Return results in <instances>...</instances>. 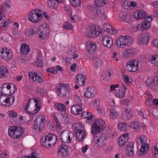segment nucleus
Instances as JSON below:
<instances>
[{"instance_id":"7c9ffc66","label":"nucleus","mask_w":158,"mask_h":158,"mask_svg":"<svg viewBox=\"0 0 158 158\" xmlns=\"http://www.w3.org/2000/svg\"><path fill=\"white\" fill-rule=\"evenodd\" d=\"M147 15V14L145 11L141 10L135 12L134 14V17L136 19L139 20L145 18Z\"/></svg>"},{"instance_id":"f257e3e1","label":"nucleus","mask_w":158,"mask_h":158,"mask_svg":"<svg viewBox=\"0 0 158 158\" xmlns=\"http://www.w3.org/2000/svg\"><path fill=\"white\" fill-rule=\"evenodd\" d=\"M16 88L15 87V89L12 93H11V91L10 92V95L3 94L4 92L3 90H2L1 94L0 96V103H1V105L6 107H9L12 105L14 102L15 98L11 95L14 94L16 91Z\"/></svg>"},{"instance_id":"9b49d317","label":"nucleus","mask_w":158,"mask_h":158,"mask_svg":"<svg viewBox=\"0 0 158 158\" xmlns=\"http://www.w3.org/2000/svg\"><path fill=\"white\" fill-rule=\"evenodd\" d=\"M94 140L96 143L100 146L106 144L107 142V138L105 134H102L98 135L97 134H94Z\"/></svg>"},{"instance_id":"6ab92c4d","label":"nucleus","mask_w":158,"mask_h":158,"mask_svg":"<svg viewBox=\"0 0 158 158\" xmlns=\"http://www.w3.org/2000/svg\"><path fill=\"white\" fill-rule=\"evenodd\" d=\"M96 94V91L95 87H88L85 91L84 95L85 97L88 98L94 97Z\"/></svg>"},{"instance_id":"423d86ee","label":"nucleus","mask_w":158,"mask_h":158,"mask_svg":"<svg viewBox=\"0 0 158 158\" xmlns=\"http://www.w3.org/2000/svg\"><path fill=\"white\" fill-rule=\"evenodd\" d=\"M92 133L97 134L101 132V130L105 127V123L101 119L93 120L92 122Z\"/></svg>"},{"instance_id":"0eeeda50","label":"nucleus","mask_w":158,"mask_h":158,"mask_svg":"<svg viewBox=\"0 0 158 158\" xmlns=\"http://www.w3.org/2000/svg\"><path fill=\"white\" fill-rule=\"evenodd\" d=\"M34 122V129L37 132L41 131L44 127V124L46 123L45 117L41 115L38 116L36 117Z\"/></svg>"},{"instance_id":"72a5a7b5","label":"nucleus","mask_w":158,"mask_h":158,"mask_svg":"<svg viewBox=\"0 0 158 158\" xmlns=\"http://www.w3.org/2000/svg\"><path fill=\"white\" fill-rule=\"evenodd\" d=\"M30 51L29 48V46L26 44H23L22 45L20 49V52L21 53L27 55Z\"/></svg>"},{"instance_id":"f704fd0d","label":"nucleus","mask_w":158,"mask_h":158,"mask_svg":"<svg viewBox=\"0 0 158 158\" xmlns=\"http://www.w3.org/2000/svg\"><path fill=\"white\" fill-rule=\"evenodd\" d=\"M135 52L134 50L132 49H128L125 50L123 54V56L127 57L129 56H133Z\"/></svg>"},{"instance_id":"2eb2a0df","label":"nucleus","mask_w":158,"mask_h":158,"mask_svg":"<svg viewBox=\"0 0 158 158\" xmlns=\"http://www.w3.org/2000/svg\"><path fill=\"white\" fill-rule=\"evenodd\" d=\"M69 147L64 144H62L58 149L59 155L64 157L67 156L69 152Z\"/></svg>"},{"instance_id":"bf43d9fd","label":"nucleus","mask_w":158,"mask_h":158,"mask_svg":"<svg viewBox=\"0 0 158 158\" xmlns=\"http://www.w3.org/2000/svg\"><path fill=\"white\" fill-rule=\"evenodd\" d=\"M37 73H36L34 72H29V77L30 79H32V80L34 81L35 80V75H36Z\"/></svg>"},{"instance_id":"774afa93","label":"nucleus","mask_w":158,"mask_h":158,"mask_svg":"<svg viewBox=\"0 0 158 158\" xmlns=\"http://www.w3.org/2000/svg\"><path fill=\"white\" fill-rule=\"evenodd\" d=\"M107 76V71H103L101 75V77H102V79L103 80L106 79Z\"/></svg>"},{"instance_id":"393cba45","label":"nucleus","mask_w":158,"mask_h":158,"mask_svg":"<svg viewBox=\"0 0 158 158\" xmlns=\"http://www.w3.org/2000/svg\"><path fill=\"white\" fill-rule=\"evenodd\" d=\"M92 11L95 13L94 16L97 15L101 19H105L106 16L105 15L104 10L103 8H97L95 9H94Z\"/></svg>"},{"instance_id":"7ed1b4c3","label":"nucleus","mask_w":158,"mask_h":158,"mask_svg":"<svg viewBox=\"0 0 158 158\" xmlns=\"http://www.w3.org/2000/svg\"><path fill=\"white\" fill-rule=\"evenodd\" d=\"M8 131L9 136L13 139H19L25 132L23 128L16 126L9 127Z\"/></svg>"},{"instance_id":"a18cd8bd","label":"nucleus","mask_w":158,"mask_h":158,"mask_svg":"<svg viewBox=\"0 0 158 158\" xmlns=\"http://www.w3.org/2000/svg\"><path fill=\"white\" fill-rule=\"evenodd\" d=\"M131 126L135 132L139 130V124L137 122H132L131 123Z\"/></svg>"},{"instance_id":"f3484780","label":"nucleus","mask_w":158,"mask_h":158,"mask_svg":"<svg viewBox=\"0 0 158 158\" xmlns=\"http://www.w3.org/2000/svg\"><path fill=\"white\" fill-rule=\"evenodd\" d=\"M97 30L95 26L88 27L85 31V34L87 36L90 38L94 37L95 35H99V34H97L98 32L97 31Z\"/></svg>"},{"instance_id":"69168bd1","label":"nucleus","mask_w":158,"mask_h":158,"mask_svg":"<svg viewBox=\"0 0 158 158\" xmlns=\"http://www.w3.org/2000/svg\"><path fill=\"white\" fill-rule=\"evenodd\" d=\"M8 115L10 117L14 118L17 115L16 112L13 111H9Z\"/></svg>"},{"instance_id":"49530a36","label":"nucleus","mask_w":158,"mask_h":158,"mask_svg":"<svg viewBox=\"0 0 158 158\" xmlns=\"http://www.w3.org/2000/svg\"><path fill=\"white\" fill-rule=\"evenodd\" d=\"M94 65L96 67L100 65L101 64V60L98 57H94L92 59Z\"/></svg>"},{"instance_id":"680f3d73","label":"nucleus","mask_w":158,"mask_h":158,"mask_svg":"<svg viewBox=\"0 0 158 158\" xmlns=\"http://www.w3.org/2000/svg\"><path fill=\"white\" fill-rule=\"evenodd\" d=\"M137 5V4L136 2L135 1L131 2L129 5V7L131 9H133V8L135 9V7Z\"/></svg>"},{"instance_id":"6e6d98bb","label":"nucleus","mask_w":158,"mask_h":158,"mask_svg":"<svg viewBox=\"0 0 158 158\" xmlns=\"http://www.w3.org/2000/svg\"><path fill=\"white\" fill-rule=\"evenodd\" d=\"M22 118L20 116L17 115L14 118H13L15 124H19L21 123L20 121L22 120Z\"/></svg>"},{"instance_id":"4c0bfd02","label":"nucleus","mask_w":158,"mask_h":158,"mask_svg":"<svg viewBox=\"0 0 158 158\" xmlns=\"http://www.w3.org/2000/svg\"><path fill=\"white\" fill-rule=\"evenodd\" d=\"M25 110L27 113H30L31 114H35L37 113L39 110L36 109V108L34 107V106L31 102L30 103V105L28 108V111H26L25 108Z\"/></svg>"},{"instance_id":"aec40b11","label":"nucleus","mask_w":158,"mask_h":158,"mask_svg":"<svg viewBox=\"0 0 158 158\" xmlns=\"http://www.w3.org/2000/svg\"><path fill=\"white\" fill-rule=\"evenodd\" d=\"M148 36L147 34H141L138 38V42L140 45H145L148 43Z\"/></svg>"},{"instance_id":"4468645a","label":"nucleus","mask_w":158,"mask_h":158,"mask_svg":"<svg viewBox=\"0 0 158 158\" xmlns=\"http://www.w3.org/2000/svg\"><path fill=\"white\" fill-rule=\"evenodd\" d=\"M49 31L47 27L43 26L38 27V30L36 34L39 35V38L42 40H44L46 36L48 35Z\"/></svg>"},{"instance_id":"79ce46f5","label":"nucleus","mask_w":158,"mask_h":158,"mask_svg":"<svg viewBox=\"0 0 158 158\" xmlns=\"http://www.w3.org/2000/svg\"><path fill=\"white\" fill-rule=\"evenodd\" d=\"M5 9L4 8V5L3 4L0 7V21H1L2 22L4 21L6 19L5 15L2 13V12L6 11Z\"/></svg>"},{"instance_id":"9d476101","label":"nucleus","mask_w":158,"mask_h":158,"mask_svg":"<svg viewBox=\"0 0 158 158\" xmlns=\"http://www.w3.org/2000/svg\"><path fill=\"white\" fill-rule=\"evenodd\" d=\"M139 61L132 59L127 62L126 69L128 71L133 72L136 71L139 69Z\"/></svg>"},{"instance_id":"6e6552de","label":"nucleus","mask_w":158,"mask_h":158,"mask_svg":"<svg viewBox=\"0 0 158 158\" xmlns=\"http://www.w3.org/2000/svg\"><path fill=\"white\" fill-rule=\"evenodd\" d=\"M146 139V137L144 135H140L137 138V142L138 144L139 140L142 145L139 151V154L141 156H143L146 154L148 150V145L147 144Z\"/></svg>"},{"instance_id":"cd10ccee","label":"nucleus","mask_w":158,"mask_h":158,"mask_svg":"<svg viewBox=\"0 0 158 158\" xmlns=\"http://www.w3.org/2000/svg\"><path fill=\"white\" fill-rule=\"evenodd\" d=\"M38 30V27L33 26L31 28H27L25 31V34L26 36H29L36 34Z\"/></svg>"},{"instance_id":"0e129e2a","label":"nucleus","mask_w":158,"mask_h":158,"mask_svg":"<svg viewBox=\"0 0 158 158\" xmlns=\"http://www.w3.org/2000/svg\"><path fill=\"white\" fill-rule=\"evenodd\" d=\"M130 80H132V79L131 77H129L128 75H126L125 76L124 81L125 83L128 84L129 82H131Z\"/></svg>"},{"instance_id":"3c124183","label":"nucleus","mask_w":158,"mask_h":158,"mask_svg":"<svg viewBox=\"0 0 158 158\" xmlns=\"http://www.w3.org/2000/svg\"><path fill=\"white\" fill-rule=\"evenodd\" d=\"M110 112L111 114V118L113 119H115L118 115L116 112V111L114 108H111L110 109Z\"/></svg>"},{"instance_id":"13d9d810","label":"nucleus","mask_w":158,"mask_h":158,"mask_svg":"<svg viewBox=\"0 0 158 158\" xmlns=\"http://www.w3.org/2000/svg\"><path fill=\"white\" fill-rule=\"evenodd\" d=\"M103 29L107 31L111 29V26L110 25L109 23H104L102 26Z\"/></svg>"},{"instance_id":"4be33fe9","label":"nucleus","mask_w":158,"mask_h":158,"mask_svg":"<svg viewBox=\"0 0 158 158\" xmlns=\"http://www.w3.org/2000/svg\"><path fill=\"white\" fill-rule=\"evenodd\" d=\"M86 47L90 54H93L94 52L96 50V44L92 41H89L87 42Z\"/></svg>"},{"instance_id":"603ef678","label":"nucleus","mask_w":158,"mask_h":158,"mask_svg":"<svg viewBox=\"0 0 158 158\" xmlns=\"http://www.w3.org/2000/svg\"><path fill=\"white\" fill-rule=\"evenodd\" d=\"M71 5L74 7L79 6L81 2L80 0H69Z\"/></svg>"},{"instance_id":"052dcab7","label":"nucleus","mask_w":158,"mask_h":158,"mask_svg":"<svg viewBox=\"0 0 158 158\" xmlns=\"http://www.w3.org/2000/svg\"><path fill=\"white\" fill-rule=\"evenodd\" d=\"M102 104H100V102H98V104L96 105V109L97 111L98 112V113H102V111H103L102 108Z\"/></svg>"},{"instance_id":"de8ad7c7","label":"nucleus","mask_w":158,"mask_h":158,"mask_svg":"<svg viewBox=\"0 0 158 158\" xmlns=\"http://www.w3.org/2000/svg\"><path fill=\"white\" fill-rule=\"evenodd\" d=\"M133 112L131 109L127 108L125 110V116L127 119H129L132 117Z\"/></svg>"},{"instance_id":"bb28decb","label":"nucleus","mask_w":158,"mask_h":158,"mask_svg":"<svg viewBox=\"0 0 158 158\" xmlns=\"http://www.w3.org/2000/svg\"><path fill=\"white\" fill-rule=\"evenodd\" d=\"M126 148L127 155L131 156L134 155V143L133 142H128Z\"/></svg>"},{"instance_id":"39448f33","label":"nucleus","mask_w":158,"mask_h":158,"mask_svg":"<svg viewBox=\"0 0 158 158\" xmlns=\"http://www.w3.org/2000/svg\"><path fill=\"white\" fill-rule=\"evenodd\" d=\"M56 88L58 96L62 98L69 97L71 91L70 86L66 84L60 83Z\"/></svg>"},{"instance_id":"864d4df0","label":"nucleus","mask_w":158,"mask_h":158,"mask_svg":"<svg viewBox=\"0 0 158 158\" xmlns=\"http://www.w3.org/2000/svg\"><path fill=\"white\" fill-rule=\"evenodd\" d=\"M127 124L126 123H120L118 126V128L121 131H124L127 129Z\"/></svg>"},{"instance_id":"4d7b16f0","label":"nucleus","mask_w":158,"mask_h":158,"mask_svg":"<svg viewBox=\"0 0 158 158\" xmlns=\"http://www.w3.org/2000/svg\"><path fill=\"white\" fill-rule=\"evenodd\" d=\"M63 27L66 29L69 30H70L73 29V26L69 22H66L65 24L63 25Z\"/></svg>"},{"instance_id":"37998d69","label":"nucleus","mask_w":158,"mask_h":158,"mask_svg":"<svg viewBox=\"0 0 158 158\" xmlns=\"http://www.w3.org/2000/svg\"><path fill=\"white\" fill-rule=\"evenodd\" d=\"M95 3L98 7H102L109 2V0H95Z\"/></svg>"},{"instance_id":"c9c22d12","label":"nucleus","mask_w":158,"mask_h":158,"mask_svg":"<svg viewBox=\"0 0 158 158\" xmlns=\"http://www.w3.org/2000/svg\"><path fill=\"white\" fill-rule=\"evenodd\" d=\"M75 133L76 134L77 139L79 141H81L83 140L86 136V134L84 131H77V132Z\"/></svg>"},{"instance_id":"473e14b6","label":"nucleus","mask_w":158,"mask_h":158,"mask_svg":"<svg viewBox=\"0 0 158 158\" xmlns=\"http://www.w3.org/2000/svg\"><path fill=\"white\" fill-rule=\"evenodd\" d=\"M73 127L75 129V132H76L77 131H84L85 129L83 126L82 124L78 122L75 123L73 124Z\"/></svg>"},{"instance_id":"5fc2aeb1","label":"nucleus","mask_w":158,"mask_h":158,"mask_svg":"<svg viewBox=\"0 0 158 158\" xmlns=\"http://www.w3.org/2000/svg\"><path fill=\"white\" fill-rule=\"evenodd\" d=\"M7 52L6 50L4 51L3 48H2L1 49V55L2 58L5 60H6L7 56Z\"/></svg>"},{"instance_id":"1a4fd4ad","label":"nucleus","mask_w":158,"mask_h":158,"mask_svg":"<svg viewBox=\"0 0 158 158\" xmlns=\"http://www.w3.org/2000/svg\"><path fill=\"white\" fill-rule=\"evenodd\" d=\"M120 85V89H122V90L118 88V85H112L110 87V90L115 91V94L117 97L119 98H123L125 96V91L127 88L123 84H122Z\"/></svg>"},{"instance_id":"5701e85b","label":"nucleus","mask_w":158,"mask_h":158,"mask_svg":"<svg viewBox=\"0 0 158 158\" xmlns=\"http://www.w3.org/2000/svg\"><path fill=\"white\" fill-rule=\"evenodd\" d=\"M82 111V108L80 105L77 104L73 106L71 109L72 114L75 115H78L81 114Z\"/></svg>"},{"instance_id":"20e7f679","label":"nucleus","mask_w":158,"mask_h":158,"mask_svg":"<svg viewBox=\"0 0 158 158\" xmlns=\"http://www.w3.org/2000/svg\"><path fill=\"white\" fill-rule=\"evenodd\" d=\"M132 38L128 35L121 36L116 41V45L120 48H124L126 46H129L133 42Z\"/></svg>"},{"instance_id":"58836bf2","label":"nucleus","mask_w":158,"mask_h":158,"mask_svg":"<svg viewBox=\"0 0 158 158\" xmlns=\"http://www.w3.org/2000/svg\"><path fill=\"white\" fill-rule=\"evenodd\" d=\"M8 75V71L6 68L4 66H2L0 67V77H3Z\"/></svg>"},{"instance_id":"338daca9","label":"nucleus","mask_w":158,"mask_h":158,"mask_svg":"<svg viewBox=\"0 0 158 158\" xmlns=\"http://www.w3.org/2000/svg\"><path fill=\"white\" fill-rule=\"evenodd\" d=\"M155 152H153L154 156L156 158H158V148L157 147H155L154 148Z\"/></svg>"},{"instance_id":"e2e57ef3","label":"nucleus","mask_w":158,"mask_h":158,"mask_svg":"<svg viewBox=\"0 0 158 158\" xmlns=\"http://www.w3.org/2000/svg\"><path fill=\"white\" fill-rule=\"evenodd\" d=\"M5 6H4V8H5L6 11L7 9L9 8L11 5V3L10 1H7L5 2L4 4Z\"/></svg>"},{"instance_id":"8fccbe9b","label":"nucleus","mask_w":158,"mask_h":158,"mask_svg":"<svg viewBox=\"0 0 158 158\" xmlns=\"http://www.w3.org/2000/svg\"><path fill=\"white\" fill-rule=\"evenodd\" d=\"M21 158H40L39 155L36 152H33L31 156H23Z\"/></svg>"},{"instance_id":"c756f323","label":"nucleus","mask_w":158,"mask_h":158,"mask_svg":"<svg viewBox=\"0 0 158 158\" xmlns=\"http://www.w3.org/2000/svg\"><path fill=\"white\" fill-rule=\"evenodd\" d=\"M150 26V24H148L144 21L139 23L138 26L137 27V29L139 31H143L148 30Z\"/></svg>"},{"instance_id":"ea45409f","label":"nucleus","mask_w":158,"mask_h":158,"mask_svg":"<svg viewBox=\"0 0 158 158\" xmlns=\"http://www.w3.org/2000/svg\"><path fill=\"white\" fill-rule=\"evenodd\" d=\"M47 3L51 8L55 10L57 8L58 4L55 1L48 0Z\"/></svg>"},{"instance_id":"2f4dec72","label":"nucleus","mask_w":158,"mask_h":158,"mask_svg":"<svg viewBox=\"0 0 158 158\" xmlns=\"http://www.w3.org/2000/svg\"><path fill=\"white\" fill-rule=\"evenodd\" d=\"M149 62L151 64L158 66V55H150L148 58Z\"/></svg>"},{"instance_id":"09e8293b","label":"nucleus","mask_w":158,"mask_h":158,"mask_svg":"<svg viewBox=\"0 0 158 158\" xmlns=\"http://www.w3.org/2000/svg\"><path fill=\"white\" fill-rule=\"evenodd\" d=\"M56 109L58 110H66V107L64 105L60 103H56L55 105Z\"/></svg>"},{"instance_id":"412c9836","label":"nucleus","mask_w":158,"mask_h":158,"mask_svg":"<svg viewBox=\"0 0 158 158\" xmlns=\"http://www.w3.org/2000/svg\"><path fill=\"white\" fill-rule=\"evenodd\" d=\"M32 103L33 106H34V107H35V106H36V109L38 110H39L40 109V103L39 102L38 99H33V98L31 99L27 102V104L26 107L25 108V110L26 111H28V108L29 107L30 105V103Z\"/></svg>"},{"instance_id":"f03ea898","label":"nucleus","mask_w":158,"mask_h":158,"mask_svg":"<svg viewBox=\"0 0 158 158\" xmlns=\"http://www.w3.org/2000/svg\"><path fill=\"white\" fill-rule=\"evenodd\" d=\"M57 140V136L56 135L49 133L41 138L40 143L43 147L48 148L51 146H53Z\"/></svg>"},{"instance_id":"a19ab883","label":"nucleus","mask_w":158,"mask_h":158,"mask_svg":"<svg viewBox=\"0 0 158 158\" xmlns=\"http://www.w3.org/2000/svg\"><path fill=\"white\" fill-rule=\"evenodd\" d=\"M36 65L39 67H41L43 65V60L42 55L40 54L38 55L37 60L36 61Z\"/></svg>"},{"instance_id":"a878e982","label":"nucleus","mask_w":158,"mask_h":158,"mask_svg":"<svg viewBox=\"0 0 158 158\" xmlns=\"http://www.w3.org/2000/svg\"><path fill=\"white\" fill-rule=\"evenodd\" d=\"M129 134L128 133H125L121 136L118 140V144L120 146H123L124 145L128 139Z\"/></svg>"},{"instance_id":"dca6fc26","label":"nucleus","mask_w":158,"mask_h":158,"mask_svg":"<svg viewBox=\"0 0 158 158\" xmlns=\"http://www.w3.org/2000/svg\"><path fill=\"white\" fill-rule=\"evenodd\" d=\"M35 11H32L28 14V19L30 21L36 23L39 22L42 19L41 16H39L38 14L35 13Z\"/></svg>"},{"instance_id":"f8f14e48","label":"nucleus","mask_w":158,"mask_h":158,"mask_svg":"<svg viewBox=\"0 0 158 158\" xmlns=\"http://www.w3.org/2000/svg\"><path fill=\"white\" fill-rule=\"evenodd\" d=\"M145 83L153 90L158 91V77H157L153 78H148Z\"/></svg>"},{"instance_id":"c03bdc74","label":"nucleus","mask_w":158,"mask_h":158,"mask_svg":"<svg viewBox=\"0 0 158 158\" xmlns=\"http://www.w3.org/2000/svg\"><path fill=\"white\" fill-rule=\"evenodd\" d=\"M45 81V78L44 76H42L40 74L39 75L37 73L35 75L34 81L38 83H42Z\"/></svg>"},{"instance_id":"a211bd4d","label":"nucleus","mask_w":158,"mask_h":158,"mask_svg":"<svg viewBox=\"0 0 158 158\" xmlns=\"http://www.w3.org/2000/svg\"><path fill=\"white\" fill-rule=\"evenodd\" d=\"M102 40L103 44L106 48H110L113 45V38L109 35H105L103 36Z\"/></svg>"},{"instance_id":"b1692460","label":"nucleus","mask_w":158,"mask_h":158,"mask_svg":"<svg viewBox=\"0 0 158 158\" xmlns=\"http://www.w3.org/2000/svg\"><path fill=\"white\" fill-rule=\"evenodd\" d=\"M76 83L79 85L83 86L86 81L85 76L82 74H78L76 77Z\"/></svg>"},{"instance_id":"c85d7f7f","label":"nucleus","mask_w":158,"mask_h":158,"mask_svg":"<svg viewBox=\"0 0 158 158\" xmlns=\"http://www.w3.org/2000/svg\"><path fill=\"white\" fill-rule=\"evenodd\" d=\"M119 20L124 23H129L131 21V18L127 13L124 14H121L120 15Z\"/></svg>"},{"instance_id":"e433bc0d","label":"nucleus","mask_w":158,"mask_h":158,"mask_svg":"<svg viewBox=\"0 0 158 158\" xmlns=\"http://www.w3.org/2000/svg\"><path fill=\"white\" fill-rule=\"evenodd\" d=\"M92 115V114L91 113L84 111L82 113L81 116L82 118H86L87 120L86 121L89 123V122L90 120H91L92 119L93 117Z\"/></svg>"},{"instance_id":"ddd939ff","label":"nucleus","mask_w":158,"mask_h":158,"mask_svg":"<svg viewBox=\"0 0 158 158\" xmlns=\"http://www.w3.org/2000/svg\"><path fill=\"white\" fill-rule=\"evenodd\" d=\"M72 135V133L67 130L62 131L59 135V138L60 140L65 143H69L72 140V138L71 136Z\"/></svg>"}]
</instances>
